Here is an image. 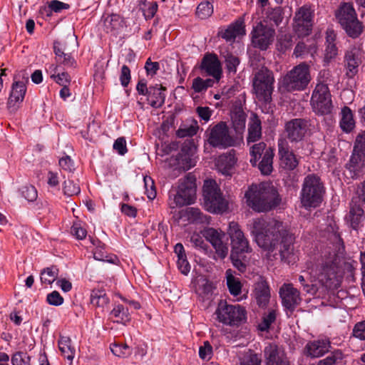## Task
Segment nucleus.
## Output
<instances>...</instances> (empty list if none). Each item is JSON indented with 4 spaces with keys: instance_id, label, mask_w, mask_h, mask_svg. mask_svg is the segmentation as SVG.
Segmentation results:
<instances>
[{
    "instance_id": "12",
    "label": "nucleus",
    "mask_w": 365,
    "mask_h": 365,
    "mask_svg": "<svg viewBox=\"0 0 365 365\" xmlns=\"http://www.w3.org/2000/svg\"><path fill=\"white\" fill-rule=\"evenodd\" d=\"M310 104L317 115H324L331 113L333 108L331 95L324 81L322 82L319 80L312 92Z\"/></svg>"
},
{
    "instance_id": "10",
    "label": "nucleus",
    "mask_w": 365,
    "mask_h": 365,
    "mask_svg": "<svg viewBox=\"0 0 365 365\" xmlns=\"http://www.w3.org/2000/svg\"><path fill=\"white\" fill-rule=\"evenodd\" d=\"M202 192L204 205L209 212L222 213L227 210V202L222 197L220 190L215 180H205L202 187Z\"/></svg>"
},
{
    "instance_id": "55",
    "label": "nucleus",
    "mask_w": 365,
    "mask_h": 365,
    "mask_svg": "<svg viewBox=\"0 0 365 365\" xmlns=\"http://www.w3.org/2000/svg\"><path fill=\"white\" fill-rule=\"evenodd\" d=\"M353 151L365 155V131H362L356 135Z\"/></svg>"
},
{
    "instance_id": "38",
    "label": "nucleus",
    "mask_w": 365,
    "mask_h": 365,
    "mask_svg": "<svg viewBox=\"0 0 365 365\" xmlns=\"http://www.w3.org/2000/svg\"><path fill=\"white\" fill-rule=\"evenodd\" d=\"M274 152L272 148H268L262 156L261 162L259 163V169L263 175H269L273 169Z\"/></svg>"
},
{
    "instance_id": "49",
    "label": "nucleus",
    "mask_w": 365,
    "mask_h": 365,
    "mask_svg": "<svg viewBox=\"0 0 365 365\" xmlns=\"http://www.w3.org/2000/svg\"><path fill=\"white\" fill-rule=\"evenodd\" d=\"M103 24L107 31H112L120 26L121 20L118 15L111 14L105 18Z\"/></svg>"
},
{
    "instance_id": "28",
    "label": "nucleus",
    "mask_w": 365,
    "mask_h": 365,
    "mask_svg": "<svg viewBox=\"0 0 365 365\" xmlns=\"http://www.w3.org/2000/svg\"><path fill=\"white\" fill-rule=\"evenodd\" d=\"M236 163L235 155L230 152L219 156L216 166L217 170L225 176H231L232 170Z\"/></svg>"
},
{
    "instance_id": "17",
    "label": "nucleus",
    "mask_w": 365,
    "mask_h": 365,
    "mask_svg": "<svg viewBox=\"0 0 365 365\" xmlns=\"http://www.w3.org/2000/svg\"><path fill=\"white\" fill-rule=\"evenodd\" d=\"M252 34L253 46L264 51L273 42L275 31L260 22L253 29Z\"/></svg>"
},
{
    "instance_id": "39",
    "label": "nucleus",
    "mask_w": 365,
    "mask_h": 365,
    "mask_svg": "<svg viewBox=\"0 0 365 365\" xmlns=\"http://www.w3.org/2000/svg\"><path fill=\"white\" fill-rule=\"evenodd\" d=\"M49 68L51 71V78L61 86H68L71 83V77L66 72H59L58 65L52 64Z\"/></svg>"
},
{
    "instance_id": "1",
    "label": "nucleus",
    "mask_w": 365,
    "mask_h": 365,
    "mask_svg": "<svg viewBox=\"0 0 365 365\" xmlns=\"http://www.w3.org/2000/svg\"><path fill=\"white\" fill-rule=\"evenodd\" d=\"M250 231L260 247L269 252L278 251L281 260L284 263L295 262L294 237L282 222L256 219L252 222Z\"/></svg>"
},
{
    "instance_id": "60",
    "label": "nucleus",
    "mask_w": 365,
    "mask_h": 365,
    "mask_svg": "<svg viewBox=\"0 0 365 365\" xmlns=\"http://www.w3.org/2000/svg\"><path fill=\"white\" fill-rule=\"evenodd\" d=\"M276 319V313L274 310L269 312V314L263 317L262 324H259V329L262 331L267 330L270 325Z\"/></svg>"
},
{
    "instance_id": "63",
    "label": "nucleus",
    "mask_w": 365,
    "mask_h": 365,
    "mask_svg": "<svg viewBox=\"0 0 365 365\" xmlns=\"http://www.w3.org/2000/svg\"><path fill=\"white\" fill-rule=\"evenodd\" d=\"M212 348L208 341H205L204 345L199 349V356L203 359H210L212 355Z\"/></svg>"
},
{
    "instance_id": "9",
    "label": "nucleus",
    "mask_w": 365,
    "mask_h": 365,
    "mask_svg": "<svg viewBox=\"0 0 365 365\" xmlns=\"http://www.w3.org/2000/svg\"><path fill=\"white\" fill-rule=\"evenodd\" d=\"M311 81L309 66L305 62L294 66L283 78L282 87L288 92L304 90Z\"/></svg>"
},
{
    "instance_id": "58",
    "label": "nucleus",
    "mask_w": 365,
    "mask_h": 365,
    "mask_svg": "<svg viewBox=\"0 0 365 365\" xmlns=\"http://www.w3.org/2000/svg\"><path fill=\"white\" fill-rule=\"evenodd\" d=\"M267 18L272 21L276 26H278L283 19V12L281 7H276L268 11Z\"/></svg>"
},
{
    "instance_id": "7",
    "label": "nucleus",
    "mask_w": 365,
    "mask_h": 365,
    "mask_svg": "<svg viewBox=\"0 0 365 365\" xmlns=\"http://www.w3.org/2000/svg\"><path fill=\"white\" fill-rule=\"evenodd\" d=\"M324 187L319 177L310 174L305 177L302 184L300 200L305 208L317 207L323 200Z\"/></svg>"
},
{
    "instance_id": "16",
    "label": "nucleus",
    "mask_w": 365,
    "mask_h": 365,
    "mask_svg": "<svg viewBox=\"0 0 365 365\" xmlns=\"http://www.w3.org/2000/svg\"><path fill=\"white\" fill-rule=\"evenodd\" d=\"M28 82L29 76L24 71H21L14 76V81L7 103L9 108L24 101L26 92V83Z\"/></svg>"
},
{
    "instance_id": "42",
    "label": "nucleus",
    "mask_w": 365,
    "mask_h": 365,
    "mask_svg": "<svg viewBox=\"0 0 365 365\" xmlns=\"http://www.w3.org/2000/svg\"><path fill=\"white\" fill-rule=\"evenodd\" d=\"M344 354L341 350H335L326 358L318 361L317 365H343Z\"/></svg>"
},
{
    "instance_id": "50",
    "label": "nucleus",
    "mask_w": 365,
    "mask_h": 365,
    "mask_svg": "<svg viewBox=\"0 0 365 365\" xmlns=\"http://www.w3.org/2000/svg\"><path fill=\"white\" fill-rule=\"evenodd\" d=\"M231 118L235 130H240L245 128L246 116L243 111L234 113Z\"/></svg>"
},
{
    "instance_id": "64",
    "label": "nucleus",
    "mask_w": 365,
    "mask_h": 365,
    "mask_svg": "<svg viewBox=\"0 0 365 365\" xmlns=\"http://www.w3.org/2000/svg\"><path fill=\"white\" fill-rule=\"evenodd\" d=\"M47 302L53 306H59L63 304V298L57 291H53L47 295Z\"/></svg>"
},
{
    "instance_id": "44",
    "label": "nucleus",
    "mask_w": 365,
    "mask_h": 365,
    "mask_svg": "<svg viewBox=\"0 0 365 365\" xmlns=\"http://www.w3.org/2000/svg\"><path fill=\"white\" fill-rule=\"evenodd\" d=\"M267 149V148H266V144L263 142L254 144L250 148V163L253 166L256 165L257 160L261 158L262 155H264V153Z\"/></svg>"
},
{
    "instance_id": "48",
    "label": "nucleus",
    "mask_w": 365,
    "mask_h": 365,
    "mask_svg": "<svg viewBox=\"0 0 365 365\" xmlns=\"http://www.w3.org/2000/svg\"><path fill=\"white\" fill-rule=\"evenodd\" d=\"M110 351L118 357L125 358L131 354V349L125 344H113L110 345Z\"/></svg>"
},
{
    "instance_id": "34",
    "label": "nucleus",
    "mask_w": 365,
    "mask_h": 365,
    "mask_svg": "<svg viewBox=\"0 0 365 365\" xmlns=\"http://www.w3.org/2000/svg\"><path fill=\"white\" fill-rule=\"evenodd\" d=\"M264 355L267 365L286 357L283 351L274 343H269L264 347Z\"/></svg>"
},
{
    "instance_id": "25",
    "label": "nucleus",
    "mask_w": 365,
    "mask_h": 365,
    "mask_svg": "<svg viewBox=\"0 0 365 365\" xmlns=\"http://www.w3.org/2000/svg\"><path fill=\"white\" fill-rule=\"evenodd\" d=\"M346 168L351 178H356L365 171V155L353 151Z\"/></svg>"
},
{
    "instance_id": "18",
    "label": "nucleus",
    "mask_w": 365,
    "mask_h": 365,
    "mask_svg": "<svg viewBox=\"0 0 365 365\" xmlns=\"http://www.w3.org/2000/svg\"><path fill=\"white\" fill-rule=\"evenodd\" d=\"M309 127V121L304 118H294L289 120L284 125L286 137L292 143H298L303 140Z\"/></svg>"
},
{
    "instance_id": "26",
    "label": "nucleus",
    "mask_w": 365,
    "mask_h": 365,
    "mask_svg": "<svg viewBox=\"0 0 365 365\" xmlns=\"http://www.w3.org/2000/svg\"><path fill=\"white\" fill-rule=\"evenodd\" d=\"M53 51L56 55V65H63L66 68H75L76 61L71 53H65L62 44L59 41H54Z\"/></svg>"
},
{
    "instance_id": "52",
    "label": "nucleus",
    "mask_w": 365,
    "mask_h": 365,
    "mask_svg": "<svg viewBox=\"0 0 365 365\" xmlns=\"http://www.w3.org/2000/svg\"><path fill=\"white\" fill-rule=\"evenodd\" d=\"M224 57L225 66L228 72L235 73L237 72V67L240 64V59L238 57L230 53H227L224 56Z\"/></svg>"
},
{
    "instance_id": "29",
    "label": "nucleus",
    "mask_w": 365,
    "mask_h": 365,
    "mask_svg": "<svg viewBox=\"0 0 365 365\" xmlns=\"http://www.w3.org/2000/svg\"><path fill=\"white\" fill-rule=\"evenodd\" d=\"M165 90V88L164 87L158 84L150 86L147 101L153 108H158L163 105L165 96L163 91Z\"/></svg>"
},
{
    "instance_id": "59",
    "label": "nucleus",
    "mask_w": 365,
    "mask_h": 365,
    "mask_svg": "<svg viewBox=\"0 0 365 365\" xmlns=\"http://www.w3.org/2000/svg\"><path fill=\"white\" fill-rule=\"evenodd\" d=\"M111 314L121 320L128 322L130 320L128 309L121 304L115 306L111 311Z\"/></svg>"
},
{
    "instance_id": "53",
    "label": "nucleus",
    "mask_w": 365,
    "mask_h": 365,
    "mask_svg": "<svg viewBox=\"0 0 365 365\" xmlns=\"http://www.w3.org/2000/svg\"><path fill=\"white\" fill-rule=\"evenodd\" d=\"M93 257L96 260L107 262L112 264H117L118 259L115 255H106L101 248H96L93 252Z\"/></svg>"
},
{
    "instance_id": "15",
    "label": "nucleus",
    "mask_w": 365,
    "mask_h": 365,
    "mask_svg": "<svg viewBox=\"0 0 365 365\" xmlns=\"http://www.w3.org/2000/svg\"><path fill=\"white\" fill-rule=\"evenodd\" d=\"M293 28L299 36H308L313 26V11L309 6H303L296 12Z\"/></svg>"
},
{
    "instance_id": "2",
    "label": "nucleus",
    "mask_w": 365,
    "mask_h": 365,
    "mask_svg": "<svg viewBox=\"0 0 365 365\" xmlns=\"http://www.w3.org/2000/svg\"><path fill=\"white\" fill-rule=\"evenodd\" d=\"M340 257L334 252L324 255L323 262L312 269V284H306L304 276H299V282L303 286L304 290L312 295L318 292H325L327 290L336 289L340 286V279L337 274Z\"/></svg>"
},
{
    "instance_id": "41",
    "label": "nucleus",
    "mask_w": 365,
    "mask_h": 365,
    "mask_svg": "<svg viewBox=\"0 0 365 365\" xmlns=\"http://www.w3.org/2000/svg\"><path fill=\"white\" fill-rule=\"evenodd\" d=\"M109 299L103 289H93L91 294V303L98 307H104Z\"/></svg>"
},
{
    "instance_id": "56",
    "label": "nucleus",
    "mask_w": 365,
    "mask_h": 365,
    "mask_svg": "<svg viewBox=\"0 0 365 365\" xmlns=\"http://www.w3.org/2000/svg\"><path fill=\"white\" fill-rule=\"evenodd\" d=\"M21 195L29 202H34L37 198V191L36 188L31 185H24L21 188Z\"/></svg>"
},
{
    "instance_id": "24",
    "label": "nucleus",
    "mask_w": 365,
    "mask_h": 365,
    "mask_svg": "<svg viewBox=\"0 0 365 365\" xmlns=\"http://www.w3.org/2000/svg\"><path fill=\"white\" fill-rule=\"evenodd\" d=\"M331 343L327 339L309 341L305 346L306 354L312 358H318L329 351Z\"/></svg>"
},
{
    "instance_id": "45",
    "label": "nucleus",
    "mask_w": 365,
    "mask_h": 365,
    "mask_svg": "<svg viewBox=\"0 0 365 365\" xmlns=\"http://www.w3.org/2000/svg\"><path fill=\"white\" fill-rule=\"evenodd\" d=\"M227 285L231 294L237 296L241 293L242 284L240 281L227 271Z\"/></svg>"
},
{
    "instance_id": "47",
    "label": "nucleus",
    "mask_w": 365,
    "mask_h": 365,
    "mask_svg": "<svg viewBox=\"0 0 365 365\" xmlns=\"http://www.w3.org/2000/svg\"><path fill=\"white\" fill-rule=\"evenodd\" d=\"M63 194L68 197L77 195L81 192L80 186L73 180H64L63 183Z\"/></svg>"
},
{
    "instance_id": "21",
    "label": "nucleus",
    "mask_w": 365,
    "mask_h": 365,
    "mask_svg": "<svg viewBox=\"0 0 365 365\" xmlns=\"http://www.w3.org/2000/svg\"><path fill=\"white\" fill-rule=\"evenodd\" d=\"M361 50L356 46H350L344 54V66L346 69V76L354 77L359 71L361 63Z\"/></svg>"
},
{
    "instance_id": "32",
    "label": "nucleus",
    "mask_w": 365,
    "mask_h": 365,
    "mask_svg": "<svg viewBox=\"0 0 365 365\" xmlns=\"http://www.w3.org/2000/svg\"><path fill=\"white\" fill-rule=\"evenodd\" d=\"M178 165L184 170H187L195 165V160L192 157V148L184 145L178 156Z\"/></svg>"
},
{
    "instance_id": "6",
    "label": "nucleus",
    "mask_w": 365,
    "mask_h": 365,
    "mask_svg": "<svg viewBox=\"0 0 365 365\" xmlns=\"http://www.w3.org/2000/svg\"><path fill=\"white\" fill-rule=\"evenodd\" d=\"M253 76L252 91L256 98L264 103H270L275 82L273 72L263 66L256 68Z\"/></svg>"
},
{
    "instance_id": "30",
    "label": "nucleus",
    "mask_w": 365,
    "mask_h": 365,
    "mask_svg": "<svg viewBox=\"0 0 365 365\" xmlns=\"http://www.w3.org/2000/svg\"><path fill=\"white\" fill-rule=\"evenodd\" d=\"M245 34V26L242 20H237L230 24L226 29L219 32V35L227 41H234L237 36Z\"/></svg>"
},
{
    "instance_id": "37",
    "label": "nucleus",
    "mask_w": 365,
    "mask_h": 365,
    "mask_svg": "<svg viewBox=\"0 0 365 365\" xmlns=\"http://www.w3.org/2000/svg\"><path fill=\"white\" fill-rule=\"evenodd\" d=\"M364 210L360 205L354 203L351 204L349 215L346 216L347 221L350 223L351 227L356 230L361 222Z\"/></svg>"
},
{
    "instance_id": "51",
    "label": "nucleus",
    "mask_w": 365,
    "mask_h": 365,
    "mask_svg": "<svg viewBox=\"0 0 365 365\" xmlns=\"http://www.w3.org/2000/svg\"><path fill=\"white\" fill-rule=\"evenodd\" d=\"M261 358L249 350L241 359L240 365H261Z\"/></svg>"
},
{
    "instance_id": "3",
    "label": "nucleus",
    "mask_w": 365,
    "mask_h": 365,
    "mask_svg": "<svg viewBox=\"0 0 365 365\" xmlns=\"http://www.w3.org/2000/svg\"><path fill=\"white\" fill-rule=\"evenodd\" d=\"M247 205L253 210L262 212L277 207L281 197L277 189L267 184L252 185L245 194Z\"/></svg>"
},
{
    "instance_id": "57",
    "label": "nucleus",
    "mask_w": 365,
    "mask_h": 365,
    "mask_svg": "<svg viewBox=\"0 0 365 365\" xmlns=\"http://www.w3.org/2000/svg\"><path fill=\"white\" fill-rule=\"evenodd\" d=\"M143 182L147 197L150 200H153L156 197V191L153 180L150 176H145L143 178Z\"/></svg>"
},
{
    "instance_id": "23",
    "label": "nucleus",
    "mask_w": 365,
    "mask_h": 365,
    "mask_svg": "<svg viewBox=\"0 0 365 365\" xmlns=\"http://www.w3.org/2000/svg\"><path fill=\"white\" fill-rule=\"evenodd\" d=\"M278 153L279 155L280 166L287 170L295 169L299 161L296 155L291 151L285 142L281 140L278 143Z\"/></svg>"
},
{
    "instance_id": "27",
    "label": "nucleus",
    "mask_w": 365,
    "mask_h": 365,
    "mask_svg": "<svg viewBox=\"0 0 365 365\" xmlns=\"http://www.w3.org/2000/svg\"><path fill=\"white\" fill-rule=\"evenodd\" d=\"M254 294L259 306L264 307L268 303L270 297L269 288L262 277H259L255 284Z\"/></svg>"
},
{
    "instance_id": "20",
    "label": "nucleus",
    "mask_w": 365,
    "mask_h": 365,
    "mask_svg": "<svg viewBox=\"0 0 365 365\" xmlns=\"http://www.w3.org/2000/svg\"><path fill=\"white\" fill-rule=\"evenodd\" d=\"M202 71L218 82L222 76V66L220 60L215 53H206L202 59L200 66Z\"/></svg>"
},
{
    "instance_id": "11",
    "label": "nucleus",
    "mask_w": 365,
    "mask_h": 365,
    "mask_svg": "<svg viewBox=\"0 0 365 365\" xmlns=\"http://www.w3.org/2000/svg\"><path fill=\"white\" fill-rule=\"evenodd\" d=\"M202 192L204 205L209 212L222 213L227 210V202L222 197L220 190L215 180H205L202 187Z\"/></svg>"
},
{
    "instance_id": "4",
    "label": "nucleus",
    "mask_w": 365,
    "mask_h": 365,
    "mask_svg": "<svg viewBox=\"0 0 365 365\" xmlns=\"http://www.w3.org/2000/svg\"><path fill=\"white\" fill-rule=\"evenodd\" d=\"M227 232L231 240L232 246L230 259L234 267L240 272H243L245 271L249 261L247 254L250 253L252 249L237 222H230Z\"/></svg>"
},
{
    "instance_id": "22",
    "label": "nucleus",
    "mask_w": 365,
    "mask_h": 365,
    "mask_svg": "<svg viewBox=\"0 0 365 365\" xmlns=\"http://www.w3.org/2000/svg\"><path fill=\"white\" fill-rule=\"evenodd\" d=\"M282 304L288 309H294L301 302L299 292L292 284H284L279 289Z\"/></svg>"
},
{
    "instance_id": "5",
    "label": "nucleus",
    "mask_w": 365,
    "mask_h": 365,
    "mask_svg": "<svg viewBox=\"0 0 365 365\" xmlns=\"http://www.w3.org/2000/svg\"><path fill=\"white\" fill-rule=\"evenodd\" d=\"M335 16L349 37L356 38L363 33V23L359 20L351 3H341L335 11Z\"/></svg>"
},
{
    "instance_id": "36",
    "label": "nucleus",
    "mask_w": 365,
    "mask_h": 365,
    "mask_svg": "<svg viewBox=\"0 0 365 365\" xmlns=\"http://www.w3.org/2000/svg\"><path fill=\"white\" fill-rule=\"evenodd\" d=\"M58 348L65 358L72 361L76 354V349L71 344V339L68 336L60 335Z\"/></svg>"
},
{
    "instance_id": "14",
    "label": "nucleus",
    "mask_w": 365,
    "mask_h": 365,
    "mask_svg": "<svg viewBox=\"0 0 365 365\" xmlns=\"http://www.w3.org/2000/svg\"><path fill=\"white\" fill-rule=\"evenodd\" d=\"M205 135L207 143L214 148H226L235 143L233 138L230 134L229 128L224 121L210 125Z\"/></svg>"
},
{
    "instance_id": "33",
    "label": "nucleus",
    "mask_w": 365,
    "mask_h": 365,
    "mask_svg": "<svg viewBox=\"0 0 365 365\" xmlns=\"http://www.w3.org/2000/svg\"><path fill=\"white\" fill-rule=\"evenodd\" d=\"M340 116L339 126L341 129L346 133L351 132L355 128V120L351 110L347 106L343 107L340 112Z\"/></svg>"
},
{
    "instance_id": "62",
    "label": "nucleus",
    "mask_w": 365,
    "mask_h": 365,
    "mask_svg": "<svg viewBox=\"0 0 365 365\" xmlns=\"http://www.w3.org/2000/svg\"><path fill=\"white\" fill-rule=\"evenodd\" d=\"M338 54V48L335 43L327 44L324 53V61L329 63L331 59L334 58Z\"/></svg>"
},
{
    "instance_id": "19",
    "label": "nucleus",
    "mask_w": 365,
    "mask_h": 365,
    "mask_svg": "<svg viewBox=\"0 0 365 365\" xmlns=\"http://www.w3.org/2000/svg\"><path fill=\"white\" fill-rule=\"evenodd\" d=\"M203 236L211 243L221 259H224L227 255L228 247L223 242V238L225 237L223 232H219L212 227H209L203 231Z\"/></svg>"
},
{
    "instance_id": "43",
    "label": "nucleus",
    "mask_w": 365,
    "mask_h": 365,
    "mask_svg": "<svg viewBox=\"0 0 365 365\" xmlns=\"http://www.w3.org/2000/svg\"><path fill=\"white\" fill-rule=\"evenodd\" d=\"M58 275V269L52 266L43 269L41 272V281L43 284H51L56 281Z\"/></svg>"
},
{
    "instance_id": "40",
    "label": "nucleus",
    "mask_w": 365,
    "mask_h": 365,
    "mask_svg": "<svg viewBox=\"0 0 365 365\" xmlns=\"http://www.w3.org/2000/svg\"><path fill=\"white\" fill-rule=\"evenodd\" d=\"M184 216L187 220L193 223H206L208 222L207 217L197 207H187L184 211Z\"/></svg>"
},
{
    "instance_id": "54",
    "label": "nucleus",
    "mask_w": 365,
    "mask_h": 365,
    "mask_svg": "<svg viewBox=\"0 0 365 365\" xmlns=\"http://www.w3.org/2000/svg\"><path fill=\"white\" fill-rule=\"evenodd\" d=\"M30 361V356L26 353L21 351L15 353L11 357L13 365H31Z\"/></svg>"
},
{
    "instance_id": "35",
    "label": "nucleus",
    "mask_w": 365,
    "mask_h": 365,
    "mask_svg": "<svg viewBox=\"0 0 365 365\" xmlns=\"http://www.w3.org/2000/svg\"><path fill=\"white\" fill-rule=\"evenodd\" d=\"M317 51V48L315 44L306 45L304 42H299L296 45L293 55L296 58L306 59L310 57L314 59Z\"/></svg>"
},
{
    "instance_id": "8",
    "label": "nucleus",
    "mask_w": 365,
    "mask_h": 365,
    "mask_svg": "<svg viewBox=\"0 0 365 365\" xmlns=\"http://www.w3.org/2000/svg\"><path fill=\"white\" fill-rule=\"evenodd\" d=\"M195 182V176L191 173L187 174L185 178L180 180L177 192H170L168 204L171 209L194 202L196 195Z\"/></svg>"
},
{
    "instance_id": "31",
    "label": "nucleus",
    "mask_w": 365,
    "mask_h": 365,
    "mask_svg": "<svg viewBox=\"0 0 365 365\" xmlns=\"http://www.w3.org/2000/svg\"><path fill=\"white\" fill-rule=\"evenodd\" d=\"M262 136L261 120L256 113H252L248 125L247 143H253L258 140Z\"/></svg>"
},
{
    "instance_id": "13",
    "label": "nucleus",
    "mask_w": 365,
    "mask_h": 365,
    "mask_svg": "<svg viewBox=\"0 0 365 365\" xmlns=\"http://www.w3.org/2000/svg\"><path fill=\"white\" fill-rule=\"evenodd\" d=\"M217 319L226 325H237L246 319V311L241 306L228 304L221 300L215 311Z\"/></svg>"
},
{
    "instance_id": "61",
    "label": "nucleus",
    "mask_w": 365,
    "mask_h": 365,
    "mask_svg": "<svg viewBox=\"0 0 365 365\" xmlns=\"http://www.w3.org/2000/svg\"><path fill=\"white\" fill-rule=\"evenodd\" d=\"M352 335L361 340H365V320L355 324Z\"/></svg>"
},
{
    "instance_id": "46",
    "label": "nucleus",
    "mask_w": 365,
    "mask_h": 365,
    "mask_svg": "<svg viewBox=\"0 0 365 365\" xmlns=\"http://www.w3.org/2000/svg\"><path fill=\"white\" fill-rule=\"evenodd\" d=\"M213 13V6L209 1L201 2L197 7V16L205 19L210 16Z\"/></svg>"
}]
</instances>
